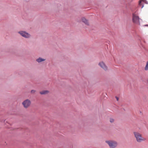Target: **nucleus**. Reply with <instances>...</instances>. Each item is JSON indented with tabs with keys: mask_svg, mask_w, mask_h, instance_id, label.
<instances>
[{
	"mask_svg": "<svg viewBox=\"0 0 148 148\" xmlns=\"http://www.w3.org/2000/svg\"><path fill=\"white\" fill-rule=\"evenodd\" d=\"M133 18H139V17L136 15L133 14Z\"/></svg>",
	"mask_w": 148,
	"mask_h": 148,
	"instance_id": "12",
	"label": "nucleus"
},
{
	"mask_svg": "<svg viewBox=\"0 0 148 148\" xmlns=\"http://www.w3.org/2000/svg\"><path fill=\"white\" fill-rule=\"evenodd\" d=\"M49 92L48 90H43L40 92V93L41 95H45L48 94Z\"/></svg>",
	"mask_w": 148,
	"mask_h": 148,
	"instance_id": "7",
	"label": "nucleus"
},
{
	"mask_svg": "<svg viewBox=\"0 0 148 148\" xmlns=\"http://www.w3.org/2000/svg\"><path fill=\"white\" fill-rule=\"evenodd\" d=\"M145 71H147L148 70V61L146 63V65L145 67Z\"/></svg>",
	"mask_w": 148,
	"mask_h": 148,
	"instance_id": "11",
	"label": "nucleus"
},
{
	"mask_svg": "<svg viewBox=\"0 0 148 148\" xmlns=\"http://www.w3.org/2000/svg\"><path fill=\"white\" fill-rule=\"evenodd\" d=\"M114 119L113 118H110V122L111 123H112L114 122Z\"/></svg>",
	"mask_w": 148,
	"mask_h": 148,
	"instance_id": "13",
	"label": "nucleus"
},
{
	"mask_svg": "<svg viewBox=\"0 0 148 148\" xmlns=\"http://www.w3.org/2000/svg\"><path fill=\"white\" fill-rule=\"evenodd\" d=\"M22 104L24 107L27 108L30 106L31 104V101L27 99L24 101Z\"/></svg>",
	"mask_w": 148,
	"mask_h": 148,
	"instance_id": "3",
	"label": "nucleus"
},
{
	"mask_svg": "<svg viewBox=\"0 0 148 148\" xmlns=\"http://www.w3.org/2000/svg\"><path fill=\"white\" fill-rule=\"evenodd\" d=\"M116 97L117 101H118L119 99L117 97Z\"/></svg>",
	"mask_w": 148,
	"mask_h": 148,
	"instance_id": "15",
	"label": "nucleus"
},
{
	"mask_svg": "<svg viewBox=\"0 0 148 148\" xmlns=\"http://www.w3.org/2000/svg\"><path fill=\"white\" fill-rule=\"evenodd\" d=\"M82 21L86 25H88L89 22L87 19H82Z\"/></svg>",
	"mask_w": 148,
	"mask_h": 148,
	"instance_id": "6",
	"label": "nucleus"
},
{
	"mask_svg": "<svg viewBox=\"0 0 148 148\" xmlns=\"http://www.w3.org/2000/svg\"><path fill=\"white\" fill-rule=\"evenodd\" d=\"M45 60V59L39 58L38 59H37L36 61L38 62H40L42 61H44Z\"/></svg>",
	"mask_w": 148,
	"mask_h": 148,
	"instance_id": "8",
	"label": "nucleus"
},
{
	"mask_svg": "<svg viewBox=\"0 0 148 148\" xmlns=\"http://www.w3.org/2000/svg\"><path fill=\"white\" fill-rule=\"evenodd\" d=\"M147 83L148 84V79L147 80Z\"/></svg>",
	"mask_w": 148,
	"mask_h": 148,
	"instance_id": "16",
	"label": "nucleus"
},
{
	"mask_svg": "<svg viewBox=\"0 0 148 148\" xmlns=\"http://www.w3.org/2000/svg\"><path fill=\"white\" fill-rule=\"evenodd\" d=\"M133 134L137 141L138 143L145 141L146 139L143 137L142 135L137 132H134Z\"/></svg>",
	"mask_w": 148,
	"mask_h": 148,
	"instance_id": "1",
	"label": "nucleus"
},
{
	"mask_svg": "<svg viewBox=\"0 0 148 148\" xmlns=\"http://www.w3.org/2000/svg\"><path fill=\"white\" fill-rule=\"evenodd\" d=\"M106 142L108 144L110 148H115L117 145V142L114 140H106Z\"/></svg>",
	"mask_w": 148,
	"mask_h": 148,
	"instance_id": "2",
	"label": "nucleus"
},
{
	"mask_svg": "<svg viewBox=\"0 0 148 148\" xmlns=\"http://www.w3.org/2000/svg\"><path fill=\"white\" fill-rule=\"evenodd\" d=\"M99 65L104 70L106 71L107 70L108 68L107 66L105 65V64L103 62H100L99 64Z\"/></svg>",
	"mask_w": 148,
	"mask_h": 148,
	"instance_id": "5",
	"label": "nucleus"
},
{
	"mask_svg": "<svg viewBox=\"0 0 148 148\" xmlns=\"http://www.w3.org/2000/svg\"><path fill=\"white\" fill-rule=\"evenodd\" d=\"M139 19H132L133 22L136 23H138L139 22Z\"/></svg>",
	"mask_w": 148,
	"mask_h": 148,
	"instance_id": "9",
	"label": "nucleus"
},
{
	"mask_svg": "<svg viewBox=\"0 0 148 148\" xmlns=\"http://www.w3.org/2000/svg\"><path fill=\"white\" fill-rule=\"evenodd\" d=\"M19 33L23 37L25 38H28L30 37V35L28 33L24 32L21 31L19 32Z\"/></svg>",
	"mask_w": 148,
	"mask_h": 148,
	"instance_id": "4",
	"label": "nucleus"
},
{
	"mask_svg": "<svg viewBox=\"0 0 148 148\" xmlns=\"http://www.w3.org/2000/svg\"><path fill=\"white\" fill-rule=\"evenodd\" d=\"M143 1V0H140L139 2V5L140 6L141 8H142L143 7V5L142 4V2Z\"/></svg>",
	"mask_w": 148,
	"mask_h": 148,
	"instance_id": "10",
	"label": "nucleus"
},
{
	"mask_svg": "<svg viewBox=\"0 0 148 148\" xmlns=\"http://www.w3.org/2000/svg\"><path fill=\"white\" fill-rule=\"evenodd\" d=\"M36 92V90H32L31 91V93L34 94Z\"/></svg>",
	"mask_w": 148,
	"mask_h": 148,
	"instance_id": "14",
	"label": "nucleus"
}]
</instances>
